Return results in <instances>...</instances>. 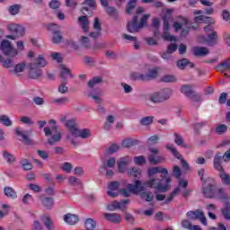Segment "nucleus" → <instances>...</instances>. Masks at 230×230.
Returning a JSON list of instances; mask_svg holds the SVG:
<instances>
[{"mask_svg": "<svg viewBox=\"0 0 230 230\" xmlns=\"http://www.w3.org/2000/svg\"><path fill=\"white\" fill-rule=\"evenodd\" d=\"M0 51H2L3 55L7 57V58L4 59L3 56L0 54V62L3 64V67L4 69H13L15 63L13 62V59L17 55H19V52L15 47L12 44V42L8 40H4L0 43Z\"/></svg>", "mask_w": 230, "mask_h": 230, "instance_id": "f257e3e1", "label": "nucleus"}, {"mask_svg": "<svg viewBox=\"0 0 230 230\" xmlns=\"http://www.w3.org/2000/svg\"><path fill=\"white\" fill-rule=\"evenodd\" d=\"M48 62L44 56L40 55L34 59V61L27 64L28 77L31 80H39L42 76V69L40 67H46Z\"/></svg>", "mask_w": 230, "mask_h": 230, "instance_id": "f03ea898", "label": "nucleus"}, {"mask_svg": "<svg viewBox=\"0 0 230 230\" xmlns=\"http://www.w3.org/2000/svg\"><path fill=\"white\" fill-rule=\"evenodd\" d=\"M172 178L169 176L162 177V180L157 178H151L142 183L144 189L145 188H153V190H156V191H160V193H166V191H170Z\"/></svg>", "mask_w": 230, "mask_h": 230, "instance_id": "7ed1b4c3", "label": "nucleus"}, {"mask_svg": "<svg viewBox=\"0 0 230 230\" xmlns=\"http://www.w3.org/2000/svg\"><path fill=\"white\" fill-rule=\"evenodd\" d=\"M65 127L74 137H81V139H89L93 136V132L89 128L81 129L78 127L76 119H71L65 123Z\"/></svg>", "mask_w": 230, "mask_h": 230, "instance_id": "20e7f679", "label": "nucleus"}, {"mask_svg": "<svg viewBox=\"0 0 230 230\" xmlns=\"http://www.w3.org/2000/svg\"><path fill=\"white\" fill-rule=\"evenodd\" d=\"M50 125H53L51 128L49 127H45L43 131L45 132V136L49 138H48L47 143L50 146H53L57 145V143H60L62 141V132L58 130V126L57 125V120L55 119H50L49 121Z\"/></svg>", "mask_w": 230, "mask_h": 230, "instance_id": "39448f33", "label": "nucleus"}, {"mask_svg": "<svg viewBox=\"0 0 230 230\" xmlns=\"http://www.w3.org/2000/svg\"><path fill=\"white\" fill-rule=\"evenodd\" d=\"M150 19V14H144L138 19L137 15H134L130 21L128 22L127 30L129 33H139L141 30L146 26V21ZM139 21V22H138Z\"/></svg>", "mask_w": 230, "mask_h": 230, "instance_id": "423d86ee", "label": "nucleus"}, {"mask_svg": "<svg viewBox=\"0 0 230 230\" xmlns=\"http://www.w3.org/2000/svg\"><path fill=\"white\" fill-rule=\"evenodd\" d=\"M141 191H145V187L143 183L139 181V180L135 181V183H129L127 186V189H121L119 190V193H121L123 197H130V193H141Z\"/></svg>", "mask_w": 230, "mask_h": 230, "instance_id": "0eeeda50", "label": "nucleus"}, {"mask_svg": "<svg viewBox=\"0 0 230 230\" xmlns=\"http://www.w3.org/2000/svg\"><path fill=\"white\" fill-rule=\"evenodd\" d=\"M222 159L225 163L230 162V148L226 151L223 156L221 153L216 154L214 157V167L217 172H224V167H222Z\"/></svg>", "mask_w": 230, "mask_h": 230, "instance_id": "6e6552de", "label": "nucleus"}, {"mask_svg": "<svg viewBox=\"0 0 230 230\" xmlns=\"http://www.w3.org/2000/svg\"><path fill=\"white\" fill-rule=\"evenodd\" d=\"M48 31L52 32V43L60 44L64 41V36H62V31H59L58 25L51 23L48 26Z\"/></svg>", "mask_w": 230, "mask_h": 230, "instance_id": "1a4fd4ad", "label": "nucleus"}, {"mask_svg": "<svg viewBox=\"0 0 230 230\" xmlns=\"http://www.w3.org/2000/svg\"><path fill=\"white\" fill-rule=\"evenodd\" d=\"M187 218L190 220H199L203 226H208V219L202 210L198 209L196 211L190 210L186 213Z\"/></svg>", "mask_w": 230, "mask_h": 230, "instance_id": "9d476101", "label": "nucleus"}, {"mask_svg": "<svg viewBox=\"0 0 230 230\" xmlns=\"http://www.w3.org/2000/svg\"><path fill=\"white\" fill-rule=\"evenodd\" d=\"M16 134L17 136H20V137L22 138V141L25 145H29V146L35 145V143H33V140L30 138V136H31V130L22 131L21 128H17Z\"/></svg>", "mask_w": 230, "mask_h": 230, "instance_id": "9b49d317", "label": "nucleus"}, {"mask_svg": "<svg viewBox=\"0 0 230 230\" xmlns=\"http://www.w3.org/2000/svg\"><path fill=\"white\" fill-rule=\"evenodd\" d=\"M107 195L109 197H112L113 199L119 195V181H111L108 185Z\"/></svg>", "mask_w": 230, "mask_h": 230, "instance_id": "f8f14e48", "label": "nucleus"}, {"mask_svg": "<svg viewBox=\"0 0 230 230\" xmlns=\"http://www.w3.org/2000/svg\"><path fill=\"white\" fill-rule=\"evenodd\" d=\"M91 8H96V0H85L82 4L81 12L84 13V15H87V12H91Z\"/></svg>", "mask_w": 230, "mask_h": 230, "instance_id": "ddd939ff", "label": "nucleus"}, {"mask_svg": "<svg viewBox=\"0 0 230 230\" xmlns=\"http://www.w3.org/2000/svg\"><path fill=\"white\" fill-rule=\"evenodd\" d=\"M24 69H26V63L22 62L14 65L13 69L9 70V73L14 75V76H21V73H24Z\"/></svg>", "mask_w": 230, "mask_h": 230, "instance_id": "4468645a", "label": "nucleus"}, {"mask_svg": "<svg viewBox=\"0 0 230 230\" xmlns=\"http://www.w3.org/2000/svg\"><path fill=\"white\" fill-rule=\"evenodd\" d=\"M77 22L82 28L83 31H89V26L91 24V22H89V18H87V15L80 16L77 20Z\"/></svg>", "mask_w": 230, "mask_h": 230, "instance_id": "2eb2a0df", "label": "nucleus"}, {"mask_svg": "<svg viewBox=\"0 0 230 230\" xmlns=\"http://www.w3.org/2000/svg\"><path fill=\"white\" fill-rule=\"evenodd\" d=\"M213 184H208L206 186V183H203L202 193L206 199H213L215 197V191L213 190Z\"/></svg>", "mask_w": 230, "mask_h": 230, "instance_id": "dca6fc26", "label": "nucleus"}, {"mask_svg": "<svg viewBox=\"0 0 230 230\" xmlns=\"http://www.w3.org/2000/svg\"><path fill=\"white\" fill-rule=\"evenodd\" d=\"M156 173H164L165 177L168 175V169L161 166L149 168L147 171V175L149 177H154Z\"/></svg>", "mask_w": 230, "mask_h": 230, "instance_id": "f3484780", "label": "nucleus"}, {"mask_svg": "<svg viewBox=\"0 0 230 230\" xmlns=\"http://www.w3.org/2000/svg\"><path fill=\"white\" fill-rule=\"evenodd\" d=\"M104 218H106L108 222H111L112 224H119L121 222V215L118 213H105Z\"/></svg>", "mask_w": 230, "mask_h": 230, "instance_id": "a211bd4d", "label": "nucleus"}, {"mask_svg": "<svg viewBox=\"0 0 230 230\" xmlns=\"http://www.w3.org/2000/svg\"><path fill=\"white\" fill-rule=\"evenodd\" d=\"M230 70V59L223 60L217 66H216V71L218 73H226V71Z\"/></svg>", "mask_w": 230, "mask_h": 230, "instance_id": "6ab92c4d", "label": "nucleus"}, {"mask_svg": "<svg viewBox=\"0 0 230 230\" xmlns=\"http://www.w3.org/2000/svg\"><path fill=\"white\" fill-rule=\"evenodd\" d=\"M130 161L131 160L128 158V156L122 157L119 159V161L118 162V166H119V172H120V173H123V172L127 170V166H128V164H130Z\"/></svg>", "mask_w": 230, "mask_h": 230, "instance_id": "aec40b11", "label": "nucleus"}, {"mask_svg": "<svg viewBox=\"0 0 230 230\" xmlns=\"http://www.w3.org/2000/svg\"><path fill=\"white\" fill-rule=\"evenodd\" d=\"M179 193H181V187H177L175 188L165 199V200L163 202V206H167L168 204H170V202H172L173 200V199H175V197H177V195H179Z\"/></svg>", "mask_w": 230, "mask_h": 230, "instance_id": "412c9836", "label": "nucleus"}, {"mask_svg": "<svg viewBox=\"0 0 230 230\" xmlns=\"http://www.w3.org/2000/svg\"><path fill=\"white\" fill-rule=\"evenodd\" d=\"M193 53L195 57H206L209 55V49L206 47H195Z\"/></svg>", "mask_w": 230, "mask_h": 230, "instance_id": "4be33fe9", "label": "nucleus"}, {"mask_svg": "<svg viewBox=\"0 0 230 230\" xmlns=\"http://www.w3.org/2000/svg\"><path fill=\"white\" fill-rule=\"evenodd\" d=\"M187 66H190V69H193V67H195V64L191 63L190 60L188 58H182L178 60L177 62V67H179V69H186Z\"/></svg>", "mask_w": 230, "mask_h": 230, "instance_id": "5701e85b", "label": "nucleus"}, {"mask_svg": "<svg viewBox=\"0 0 230 230\" xmlns=\"http://www.w3.org/2000/svg\"><path fill=\"white\" fill-rule=\"evenodd\" d=\"M41 222L44 224L47 230H55V225L53 224V220L49 216L41 217Z\"/></svg>", "mask_w": 230, "mask_h": 230, "instance_id": "b1692460", "label": "nucleus"}, {"mask_svg": "<svg viewBox=\"0 0 230 230\" xmlns=\"http://www.w3.org/2000/svg\"><path fill=\"white\" fill-rule=\"evenodd\" d=\"M64 221L69 226H75L78 222V216L75 214L68 213L64 216Z\"/></svg>", "mask_w": 230, "mask_h": 230, "instance_id": "393cba45", "label": "nucleus"}, {"mask_svg": "<svg viewBox=\"0 0 230 230\" xmlns=\"http://www.w3.org/2000/svg\"><path fill=\"white\" fill-rule=\"evenodd\" d=\"M144 75H145L146 82L148 80H154V79L157 78V76H159V69L150 68L148 70V73L144 74Z\"/></svg>", "mask_w": 230, "mask_h": 230, "instance_id": "a878e982", "label": "nucleus"}, {"mask_svg": "<svg viewBox=\"0 0 230 230\" xmlns=\"http://www.w3.org/2000/svg\"><path fill=\"white\" fill-rule=\"evenodd\" d=\"M195 91L193 90V86L191 84H183L181 88V93L184 94L187 98L191 96Z\"/></svg>", "mask_w": 230, "mask_h": 230, "instance_id": "bb28decb", "label": "nucleus"}, {"mask_svg": "<svg viewBox=\"0 0 230 230\" xmlns=\"http://www.w3.org/2000/svg\"><path fill=\"white\" fill-rule=\"evenodd\" d=\"M66 75L73 78V74H71V70L69 68H67L66 66L62 65L61 66V71H60L61 80L67 81V76Z\"/></svg>", "mask_w": 230, "mask_h": 230, "instance_id": "cd10ccee", "label": "nucleus"}, {"mask_svg": "<svg viewBox=\"0 0 230 230\" xmlns=\"http://www.w3.org/2000/svg\"><path fill=\"white\" fill-rule=\"evenodd\" d=\"M160 97L162 98V102H166V100H170V97L172 94V91L170 88H165L163 91L159 92Z\"/></svg>", "mask_w": 230, "mask_h": 230, "instance_id": "c85d7f7f", "label": "nucleus"}, {"mask_svg": "<svg viewBox=\"0 0 230 230\" xmlns=\"http://www.w3.org/2000/svg\"><path fill=\"white\" fill-rule=\"evenodd\" d=\"M148 161L151 164H160V163H163V161H164V157L161 155L155 156L154 155H149Z\"/></svg>", "mask_w": 230, "mask_h": 230, "instance_id": "c756f323", "label": "nucleus"}, {"mask_svg": "<svg viewBox=\"0 0 230 230\" xmlns=\"http://www.w3.org/2000/svg\"><path fill=\"white\" fill-rule=\"evenodd\" d=\"M4 193L8 199H17V192L12 187H4Z\"/></svg>", "mask_w": 230, "mask_h": 230, "instance_id": "7c9ffc66", "label": "nucleus"}, {"mask_svg": "<svg viewBox=\"0 0 230 230\" xmlns=\"http://www.w3.org/2000/svg\"><path fill=\"white\" fill-rule=\"evenodd\" d=\"M41 204L44 206V208H46V209H51L55 204V201L53 198H43L41 199Z\"/></svg>", "mask_w": 230, "mask_h": 230, "instance_id": "2f4dec72", "label": "nucleus"}, {"mask_svg": "<svg viewBox=\"0 0 230 230\" xmlns=\"http://www.w3.org/2000/svg\"><path fill=\"white\" fill-rule=\"evenodd\" d=\"M149 102L152 103H163V99L161 98V93L159 92H155L149 95Z\"/></svg>", "mask_w": 230, "mask_h": 230, "instance_id": "473e14b6", "label": "nucleus"}, {"mask_svg": "<svg viewBox=\"0 0 230 230\" xmlns=\"http://www.w3.org/2000/svg\"><path fill=\"white\" fill-rule=\"evenodd\" d=\"M105 12L110 17H112L113 19H118V9L112 6H107L105 7Z\"/></svg>", "mask_w": 230, "mask_h": 230, "instance_id": "72a5a7b5", "label": "nucleus"}, {"mask_svg": "<svg viewBox=\"0 0 230 230\" xmlns=\"http://www.w3.org/2000/svg\"><path fill=\"white\" fill-rule=\"evenodd\" d=\"M66 85L67 81L61 80V84L58 87V93H60V94H67V93L69 92V88Z\"/></svg>", "mask_w": 230, "mask_h": 230, "instance_id": "f704fd0d", "label": "nucleus"}, {"mask_svg": "<svg viewBox=\"0 0 230 230\" xmlns=\"http://www.w3.org/2000/svg\"><path fill=\"white\" fill-rule=\"evenodd\" d=\"M221 213L225 220H230V203L229 202H226L225 204V208L221 209Z\"/></svg>", "mask_w": 230, "mask_h": 230, "instance_id": "c9c22d12", "label": "nucleus"}, {"mask_svg": "<svg viewBox=\"0 0 230 230\" xmlns=\"http://www.w3.org/2000/svg\"><path fill=\"white\" fill-rule=\"evenodd\" d=\"M121 206H123L119 201L114 200L111 204L107 205L106 208L108 211H116V209H122Z\"/></svg>", "mask_w": 230, "mask_h": 230, "instance_id": "e433bc0d", "label": "nucleus"}, {"mask_svg": "<svg viewBox=\"0 0 230 230\" xmlns=\"http://www.w3.org/2000/svg\"><path fill=\"white\" fill-rule=\"evenodd\" d=\"M3 157L8 164H12L13 163H15V156L13 155L10 154L8 151H3Z\"/></svg>", "mask_w": 230, "mask_h": 230, "instance_id": "4c0bfd02", "label": "nucleus"}, {"mask_svg": "<svg viewBox=\"0 0 230 230\" xmlns=\"http://www.w3.org/2000/svg\"><path fill=\"white\" fill-rule=\"evenodd\" d=\"M207 35L208 39V46H215V44H217V38L218 37L217 31H214Z\"/></svg>", "mask_w": 230, "mask_h": 230, "instance_id": "58836bf2", "label": "nucleus"}, {"mask_svg": "<svg viewBox=\"0 0 230 230\" xmlns=\"http://www.w3.org/2000/svg\"><path fill=\"white\" fill-rule=\"evenodd\" d=\"M103 82V79L100 76L93 77L88 82V87L93 89V87H96V85L102 84Z\"/></svg>", "mask_w": 230, "mask_h": 230, "instance_id": "ea45409f", "label": "nucleus"}, {"mask_svg": "<svg viewBox=\"0 0 230 230\" xmlns=\"http://www.w3.org/2000/svg\"><path fill=\"white\" fill-rule=\"evenodd\" d=\"M219 177L223 182V184H226V186H230V176L229 174L224 172V171H219Z\"/></svg>", "mask_w": 230, "mask_h": 230, "instance_id": "a19ab883", "label": "nucleus"}, {"mask_svg": "<svg viewBox=\"0 0 230 230\" xmlns=\"http://www.w3.org/2000/svg\"><path fill=\"white\" fill-rule=\"evenodd\" d=\"M128 174L130 177H137V179H139L141 177V169L138 167H133L128 170Z\"/></svg>", "mask_w": 230, "mask_h": 230, "instance_id": "79ce46f5", "label": "nucleus"}, {"mask_svg": "<svg viewBox=\"0 0 230 230\" xmlns=\"http://www.w3.org/2000/svg\"><path fill=\"white\" fill-rule=\"evenodd\" d=\"M116 166V158L111 157L107 160V163L103 164L102 170H107V168H114Z\"/></svg>", "mask_w": 230, "mask_h": 230, "instance_id": "37998d69", "label": "nucleus"}, {"mask_svg": "<svg viewBox=\"0 0 230 230\" xmlns=\"http://www.w3.org/2000/svg\"><path fill=\"white\" fill-rule=\"evenodd\" d=\"M0 123L4 125V127H12L13 125L12 119H10V117H8L7 115L0 116Z\"/></svg>", "mask_w": 230, "mask_h": 230, "instance_id": "c03bdc74", "label": "nucleus"}, {"mask_svg": "<svg viewBox=\"0 0 230 230\" xmlns=\"http://www.w3.org/2000/svg\"><path fill=\"white\" fill-rule=\"evenodd\" d=\"M69 102V97H61L53 100V103H55L56 105H67Z\"/></svg>", "mask_w": 230, "mask_h": 230, "instance_id": "a18cd8bd", "label": "nucleus"}, {"mask_svg": "<svg viewBox=\"0 0 230 230\" xmlns=\"http://www.w3.org/2000/svg\"><path fill=\"white\" fill-rule=\"evenodd\" d=\"M161 82H164L165 84L177 82V77L173 75H165L161 78Z\"/></svg>", "mask_w": 230, "mask_h": 230, "instance_id": "49530a36", "label": "nucleus"}, {"mask_svg": "<svg viewBox=\"0 0 230 230\" xmlns=\"http://www.w3.org/2000/svg\"><path fill=\"white\" fill-rule=\"evenodd\" d=\"M8 12L11 15H17L21 12V4H13L8 7Z\"/></svg>", "mask_w": 230, "mask_h": 230, "instance_id": "de8ad7c7", "label": "nucleus"}, {"mask_svg": "<svg viewBox=\"0 0 230 230\" xmlns=\"http://www.w3.org/2000/svg\"><path fill=\"white\" fill-rule=\"evenodd\" d=\"M80 44L83 46V48H85L86 49H89L91 48V42L89 41V37L82 36L79 40Z\"/></svg>", "mask_w": 230, "mask_h": 230, "instance_id": "09e8293b", "label": "nucleus"}, {"mask_svg": "<svg viewBox=\"0 0 230 230\" xmlns=\"http://www.w3.org/2000/svg\"><path fill=\"white\" fill-rule=\"evenodd\" d=\"M154 123V116L144 117L140 119V125L146 127Z\"/></svg>", "mask_w": 230, "mask_h": 230, "instance_id": "8fccbe9b", "label": "nucleus"}, {"mask_svg": "<svg viewBox=\"0 0 230 230\" xmlns=\"http://www.w3.org/2000/svg\"><path fill=\"white\" fill-rule=\"evenodd\" d=\"M61 5L62 3H60L58 0H51L49 4V6L51 8V10H58Z\"/></svg>", "mask_w": 230, "mask_h": 230, "instance_id": "3c124183", "label": "nucleus"}, {"mask_svg": "<svg viewBox=\"0 0 230 230\" xmlns=\"http://www.w3.org/2000/svg\"><path fill=\"white\" fill-rule=\"evenodd\" d=\"M174 143L178 145V146H184L186 148V146H184V139H182V137L177 133L174 134Z\"/></svg>", "mask_w": 230, "mask_h": 230, "instance_id": "603ef678", "label": "nucleus"}, {"mask_svg": "<svg viewBox=\"0 0 230 230\" xmlns=\"http://www.w3.org/2000/svg\"><path fill=\"white\" fill-rule=\"evenodd\" d=\"M172 174L175 177V179H181V176L182 175V172L181 171V167L174 165L172 168Z\"/></svg>", "mask_w": 230, "mask_h": 230, "instance_id": "864d4df0", "label": "nucleus"}, {"mask_svg": "<svg viewBox=\"0 0 230 230\" xmlns=\"http://www.w3.org/2000/svg\"><path fill=\"white\" fill-rule=\"evenodd\" d=\"M131 78H133V80H142L143 82H146L145 74L133 72L131 73Z\"/></svg>", "mask_w": 230, "mask_h": 230, "instance_id": "5fc2aeb1", "label": "nucleus"}, {"mask_svg": "<svg viewBox=\"0 0 230 230\" xmlns=\"http://www.w3.org/2000/svg\"><path fill=\"white\" fill-rule=\"evenodd\" d=\"M32 102L33 103H35V105H38L39 107H42V105L46 103V102L44 101V98L40 96L33 97Z\"/></svg>", "mask_w": 230, "mask_h": 230, "instance_id": "6e6d98bb", "label": "nucleus"}, {"mask_svg": "<svg viewBox=\"0 0 230 230\" xmlns=\"http://www.w3.org/2000/svg\"><path fill=\"white\" fill-rule=\"evenodd\" d=\"M191 102H196L197 103H200L202 97L197 92L192 93V94L189 97Z\"/></svg>", "mask_w": 230, "mask_h": 230, "instance_id": "4d7b16f0", "label": "nucleus"}, {"mask_svg": "<svg viewBox=\"0 0 230 230\" xmlns=\"http://www.w3.org/2000/svg\"><path fill=\"white\" fill-rule=\"evenodd\" d=\"M62 170L63 172H66V173H71L73 171V164H71L69 162H66L62 165Z\"/></svg>", "mask_w": 230, "mask_h": 230, "instance_id": "13d9d810", "label": "nucleus"}, {"mask_svg": "<svg viewBox=\"0 0 230 230\" xmlns=\"http://www.w3.org/2000/svg\"><path fill=\"white\" fill-rule=\"evenodd\" d=\"M217 134L222 135L227 132V126L226 124H221L216 128Z\"/></svg>", "mask_w": 230, "mask_h": 230, "instance_id": "bf43d9fd", "label": "nucleus"}, {"mask_svg": "<svg viewBox=\"0 0 230 230\" xmlns=\"http://www.w3.org/2000/svg\"><path fill=\"white\" fill-rule=\"evenodd\" d=\"M93 30L95 31H102V22H100V18L95 17L93 20Z\"/></svg>", "mask_w": 230, "mask_h": 230, "instance_id": "052dcab7", "label": "nucleus"}, {"mask_svg": "<svg viewBox=\"0 0 230 230\" xmlns=\"http://www.w3.org/2000/svg\"><path fill=\"white\" fill-rule=\"evenodd\" d=\"M20 121L24 125H33L35 122L31 119V118L28 116H23L21 118Z\"/></svg>", "mask_w": 230, "mask_h": 230, "instance_id": "680f3d73", "label": "nucleus"}, {"mask_svg": "<svg viewBox=\"0 0 230 230\" xmlns=\"http://www.w3.org/2000/svg\"><path fill=\"white\" fill-rule=\"evenodd\" d=\"M68 181L70 184H77V186H82V181L75 176H70Z\"/></svg>", "mask_w": 230, "mask_h": 230, "instance_id": "e2e57ef3", "label": "nucleus"}, {"mask_svg": "<svg viewBox=\"0 0 230 230\" xmlns=\"http://www.w3.org/2000/svg\"><path fill=\"white\" fill-rule=\"evenodd\" d=\"M134 163L137 164H145V163H146V159L143 155L136 156L134 158Z\"/></svg>", "mask_w": 230, "mask_h": 230, "instance_id": "0e129e2a", "label": "nucleus"}, {"mask_svg": "<svg viewBox=\"0 0 230 230\" xmlns=\"http://www.w3.org/2000/svg\"><path fill=\"white\" fill-rule=\"evenodd\" d=\"M84 64H87L88 66H94L96 61L93 59V58L85 56L84 58Z\"/></svg>", "mask_w": 230, "mask_h": 230, "instance_id": "69168bd1", "label": "nucleus"}, {"mask_svg": "<svg viewBox=\"0 0 230 230\" xmlns=\"http://www.w3.org/2000/svg\"><path fill=\"white\" fill-rule=\"evenodd\" d=\"M119 150V146L117 144H112L109 148H108V154H116Z\"/></svg>", "mask_w": 230, "mask_h": 230, "instance_id": "338daca9", "label": "nucleus"}, {"mask_svg": "<svg viewBox=\"0 0 230 230\" xmlns=\"http://www.w3.org/2000/svg\"><path fill=\"white\" fill-rule=\"evenodd\" d=\"M193 225L191 224V221H190V219H183L181 221V226L184 228V229H189Z\"/></svg>", "mask_w": 230, "mask_h": 230, "instance_id": "774afa93", "label": "nucleus"}]
</instances>
